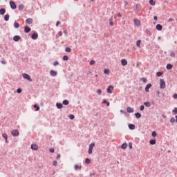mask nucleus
<instances>
[{"label":"nucleus","mask_w":177,"mask_h":177,"mask_svg":"<svg viewBox=\"0 0 177 177\" xmlns=\"http://www.w3.org/2000/svg\"><path fill=\"white\" fill-rule=\"evenodd\" d=\"M160 89H164V88L167 86V85L165 84V80H164L163 79L160 80Z\"/></svg>","instance_id":"obj_1"},{"label":"nucleus","mask_w":177,"mask_h":177,"mask_svg":"<svg viewBox=\"0 0 177 177\" xmlns=\"http://www.w3.org/2000/svg\"><path fill=\"white\" fill-rule=\"evenodd\" d=\"M23 78H24L25 80H28V81H30V82H31V81H32V79H31V76H30L28 74L26 73H24L22 75Z\"/></svg>","instance_id":"obj_2"},{"label":"nucleus","mask_w":177,"mask_h":177,"mask_svg":"<svg viewBox=\"0 0 177 177\" xmlns=\"http://www.w3.org/2000/svg\"><path fill=\"white\" fill-rule=\"evenodd\" d=\"M93 147H95V142H92L90 144L88 147V154H92V151H93Z\"/></svg>","instance_id":"obj_3"},{"label":"nucleus","mask_w":177,"mask_h":177,"mask_svg":"<svg viewBox=\"0 0 177 177\" xmlns=\"http://www.w3.org/2000/svg\"><path fill=\"white\" fill-rule=\"evenodd\" d=\"M113 91H114V86H109L106 88L107 93H113Z\"/></svg>","instance_id":"obj_4"},{"label":"nucleus","mask_w":177,"mask_h":177,"mask_svg":"<svg viewBox=\"0 0 177 177\" xmlns=\"http://www.w3.org/2000/svg\"><path fill=\"white\" fill-rule=\"evenodd\" d=\"M11 133H12V136H19V130H17V129L12 130L11 131Z\"/></svg>","instance_id":"obj_5"},{"label":"nucleus","mask_w":177,"mask_h":177,"mask_svg":"<svg viewBox=\"0 0 177 177\" xmlns=\"http://www.w3.org/2000/svg\"><path fill=\"white\" fill-rule=\"evenodd\" d=\"M10 6L11 9H16V8H17L16 3H15V1H10Z\"/></svg>","instance_id":"obj_6"},{"label":"nucleus","mask_w":177,"mask_h":177,"mask_svg":"<svg viewBox=\"0 0 177 177\" xmlns=\"http://www.w3.org/2000/svg\"><path fill=\"white\" fill-rule=\"evenodd\" d=\"M32 39H37L38 38V33L34 32L31 36Z\"/></svg>","instance_id":"obj_7"},{"label":"nucleus","mask_w":177,"mask_h":177,"mask_svg":"<svg viewBox=\"0 0 177 177\" xmlns=\"http://www.w3.org/2000/svg\"><path fill=\"white\" fill-rule=\"evenodd\" d=\"M31 149H32V150H38V145H37L35 144H32Z\"/></svg>","instance_id":"obj_8"},{"label":"nucleus","mask_w":177,"mask_h":177,"mask_svg":"<svg viewBox=\"0 0 177 177\" xmlns=\"http://www.w3.org/2000/svg\"><path fill=\"white\" fill-rule=\"evenodd\" d=\"M122 66H127L128 64V62L125 59H122L121 60Z\"/></svg>","instance_id":"obj_9"},{"label":"nucleus","mask_w":177,"mask_h":177,"mask_svg":"<svg viewBox=\"0 0 177 177\" xmlns=\"http://www.w3.org/2000/svg\"><path fill=\"white\" fill-rule=\"evenodd\" d=\"M156 28L158 31H161V30H162V26H161V24H157Z\"/></svg>","instance_id":"obj_10"},{"label":"nucleus","mask_w":177,"mask_h":177,"mask_svg":"<svg viewBox=\"0 0 177 177\" xmlns=\"http://www.w3.org/2000/svg\"><path fill=\"white\" fill-rule=\"evenodd\" d=\"M24 31H25V32L28 33V32H30V31H31V28H30L28 26H25Z\"/></svg>","instance_id":"obj_11"},{"label":"nucleus","mask_w":177,"mask_h":177,"mask_svg":"<svg viewBox=\"0 0 177 177\" xmlns=\"http://www.w3.org/2000/svg\"><path fill=\"white\" fill-rule=\"evenodd\" d=\"M50 74L52 77H56V75H57V73L55 71H50Z\"/></svg>","instance_id":"obj_12"},{"label":"nucleus","mask_w":177,"mask_h":177,"mask_svg":"<svg viewBox=\"0 0 177 177\" xmlns=\"http://www.w3.org/2000/svg\"><path fill=\"white\" fill-rule=\"evenodd\" d=\"M134 24L137 26V27L140 26V21L138 19H134Z\"/></svg>","instance_id":"obj_13"},{"label":"nucleus","mask_w":177,"mask_h":177,"mask_svg":"<svg viewBox=\"0 0 177 177\" xmlns=\"http://www.w3.org/2000/svg\"><path fill=\"white\" fill-rule=\"evenodd\" d=\"M150 88H151V84H148L145 87V92H149Z\"/></svg>","instance_id":"obj_14"},{"label":"nucleus","mask_w":177,"mask_h":177,"mask_svg":"<svg viewBox=\"0 0 177 177\" xmlns=\"http://www.w3.org/2000/svg\"><path fill=\"white\" fill-rule=\"evenodd\" d=\"M13 39L15 41V42H17L18 41H20V36L16 35L13 37Z\"/></svg>","instance_id":"obj_15"},{"label":"nucleus","mask_w":177,"mask_h":177,"mask_svg":"<svg viewBox=\"0 0 177 177\" xmlns=\"http://www.w3.org/2000/svg\"><path fill=\"white\" fill-rule=\"evenodd\" d=\"M26 21L27 24H32V19H31V18L27 19Z\"/></svg>","instance_id":"obj_16"},{"label":"nucleus","mask_w":177,"mask_h":177,"mask_svg":"<svg viewBox=\"0 0 177 177\" xmlns=\"http://www.w3.org/2000/svg\"><path fill=\"white\" fill-rule=\"evenodd\" d=\"M3 138H4L5 140H6V143H8V134L6 133H3L2 134Z\"/></svg>","instance_id":"obj_17"},{"label":"nucleus","mask_w":177,"mask_h":177,"mask_svg":"<svg viewBox=\"0 0 177 177\" xmlns=\"http://www.w3.org/2000/svg\"><path fill=\"white\" fill-rule=\"evenodd\" d=\"M127 113H133V108L127 107Z\"/></svg>","instance_id":"obj_18"},{"label":"nucleus","mask_w":177,"mask_h":177,"mask_svg":"<svg viewBox=\"0 0 177 177\" xmlns=\"http://www.w3.org/2000/svg\"><path fill=\"white\" fill-rule=\"evenodd\" d=\"M56 106L57 109H63V104L62 103H57Z\"/></svg>","instance_id":"obj_19"},{"label":"nucleus","mask_w":177,"mask_h":177,"mask_svg":"<svg viewBox=\"0 0 177 177\" xmlns=\"http://www.w3.org/2000/svg\"><path fill=\"white\" fill-rule=\"evenodd\" d=\"M6 12V10H5V8L0 9V15H3Z\"/></svg>","instance_id":"obj_20"},{"label":"nucleus","mask_w":177,"mask_h":177,"mask_svg":"<svg viewBox=\"0 0 177 177\" xmlns=\"http://www.w3.org/2000/svg\"><path fill=\"white\" fill-rule=\"evenodd\" d=\"M81 168H82V167L81 165H75V169L77 171V169H81Z\"/></svg>","instance_id":"obj_21"},{"label":"nucleus","mask_w":177,"mask_h":177,"mask_svg":"<svg viewBox=\"0 0 177 177\" xmlns=\"http://www.w3.org/2000/svg\"><path fill=\"white\" fill-rule=\"evenodd\" d=\"M62 104H64V106H68V100H64L62 102Z\"/></svg>","instance_id":"obj_22"},{"label":"nucleus","mask_w":177,"mask_h":177,"mask_svg":"<svg viewBox=\"0 0 177 177\" xmlns=\"http://www.w3.org/2000/svg\"><path fill=\"white\" fill-rule=\"evenodd\" d=\"M140 44H142V40H138L136 41V46H138V48H140Z\"/></svg>","instance_id":"obj_23"},{"label":"nucleus","mask_w":177,"mask_h":177,"mask_svg":"<svg viewBox=\"0 0 177 177\" xmlns=\"http://www.w3.org/2000/svg\"><path fill=\"white\" fill-rule=\"evenodd\" d=\"M172 67H174V66H173L172 64H168L167 65V70H171Z\"/></svg>","instance_id":"obj_24"},{"label":"nucleus","mask_w":177,"mask_h":177,"mask_svg":"<svg viewBox=\"0 0 177 177\" xmlns=\"http://www.w3.org/2000/svg\"><path fill=\"white\" fill-rule=\"evenodd\" d=\"M19 10H23V9H24V4H21L18 7Z\"/></svg>","instance_id":"obj_25"},{"label":"nucleus","mask_w":177,"mask_h":177,"mask_svg":"<svg viewBox=\"0 0 177 177\" xmlns=\"http://www.w3.org/2000/svg\"><path fill=\"white\" fill-rule=\"evenodd\" d=\"M9 17H10L9 15H6L4 16V20H5L6 21H9Z\"/></svg>","instance_id":"obj_26"},{"label":"nucleus","mask_w":177,"mask_h":177,"mask_svg":"<svg viewBox=\"0 0 177 177\" xmlns=\"http://www.w3.org/2000/svg\"><path fill=\"white\" fill-rule=\"evenodd\" d=\"M110 22H109V25L113 27V26H114V23L113 22V17H111V19H109Z\"/></svg>","instance_id":"obj_27"},{"label":"nucleus","mask_w":177,"mask_h":177,"mask_svg":"<svg viewBox=\"0 0 177 177\" xmlns=\"http://www.w3.org/2000/svg\"><path fill=\"white\" fill-rule=\"evenodd\" d=\"M129 129H135V125L132 124H129Z\"/></svg>","instance_id":"obj_28"},{"label":"nucleus","mask_w":177,"mask_h":177,"mask_svg":"<svg viewBox=\"0 0 177 177\" xmlns=\"http://www.w3.org/2000/svg\"><path fill=\"white\" fill-rule=\"evenodd\" d=\"M135 115L137 118H140V117H142V114H140V113H136Z\"/></svg>","instance_id":"obj_29"},{"label":"nucleus","mask_w":177,"mask_h":177,"mask_svg":"<svg viewBox=\"0 0 177 177\" xmlns=\"http://www.w3.org/2000/svg\"><path fill=\"white\" fill-rule=\"evenodd\" d=\"M144 105L146 106L147 107H150V106H151V104L147 102H144Z\"/></svg>","instance_id":"obj_30"},{"label":"nucleus","mask_w":177,"mask_h":177,"mask_svg":"<svg viewBox=\"0 0 177 177\" xmlns=\"http://www.w3.org/2000/svg\"><path fill=\"white\" fill-rule=\"evenodd\" d=\"M126 147H128V144L124 143L121 146V149H125Z\"/></svg>","instance_id":"obj_31"},{"label":"nucleus","mask_w":177,"mask_h":177,"mask_svg":"<svg viewBox=\"0 0 177 177\" xmlns=\"http://www.w3.org/2000/svg\"><path fill=\"white\" fill-rule=\"evenodd\" d=\"M164 74L163 72H158L156 73L157 77H161Z\"/></svg>","instance_id":"obj_32"},{"label":"nucleus","mask_w":177,"mask_h":177,"mask_svg":"<svg viewBox=\"0 0 177 177\" xmlns=\"http://www.w3.org/2000/svg\"><path fill=\"white\" fill-rule=\"evenodd\" d=\"M149 4L151 5L152 6H154V5H156V2H154V0H150Z\"/></svg>","instance_id":"obj_33"},{"label":"nucleus","mask_w":177,"mask_h":177,"mask_svg":"<svg viewBox=\"0 0 177 177\" xmlns=\"http://www.w3.org/2000/svg\"><path fill=\"white\" fill-rule=\"evenodd\" d=\"M103 103H104V104H106V106H107V107H109V106H110V102H107L106 100H104L103 101Z\"/></svg>","instance_id":"obj_34"},{"label":"nucleus","mask_w":177,"mask_h":177,"mask_svg":"<svg viewBox=\"0 0 177 177\" xmlns=\"http://www.w3.org/2000/svg\"><path fill=\"white\" fill-rule=\"evenodd\" d=\"M19 23H17V22H15V24H14V27H15V28H19Z\"/></svg>","instance_id":"obj_35"},{"label":"nucleus","mask_w":177,"mask_h":177,"mask_svg":"<svg viewBox=\"0 0 177 177\" xmlns=\"http://www.w3.org/2000/svg\"><path fill=\"white\" fill-rule=\"evenodd\" d=\"M150 145H156V140H151L149 141Z\"/></svg>","instance_id":"obj_36"},{"label":"nucleus","mask_w":177,"mask_h":177,"mask_svg":"<svg viewBox=\"0 0 177 177\" xmlns=\"http://www.w3.org/2000/svg\"><path fill=\"white\" fill-rule=\"evenodd\" d=\"M34 107H35V109H36L35 111H39V106H38V105L35 104V105H34Z\"/></svg>","instance_id":"obj_37"},{"label":"nucleus","mask_w":177,"mask_h":177,"mask_svg":"<svg viewBox=\"0 0 177 177\" xmlns=\"http://www.w3.org/2000/svg\"><path fill=\"white\" fill-rule=\"evenodd\" d=\"M153 138H156L157 136V133L156 131H153L151 133Z\"/></svg>","instance_id":"obj_38"},{"label":"nucleus","mask_w":177,"mask_h":177,"mask_svg":"<svg viewBox=\"0 0 177 177\" xmlns=\"http://www.w3.org/2000/svg\"><path fill=\"white\" fill-rule=\"evenodd\" d=\"M66 52H68V53H70V52H71V48H70V47L66 48Z\"/></svg>","instance_id":"obj_39"},{"label":"nucleus","mask_w":177,"mask_h":177,"mask_svg":"<svg viewBox=\"0 0 177 177\" xmlns=\"http://www.w3.org/2000/svg\"><path fill=\"white\" fill-rule=\"evenodd\" d=\"M86 164H89L91 162V159L86 158L85 160Z\"/></svg>","instance_id":"obj_40"},{"label":"nucleus","mask_w":177,"mask_h":177,"mask_svg":"<svg viewBox=\"0 0 177 177\" xmlns=\"http://www.w3.org/2000/svg\"><path fill=\"white\" fill-rule=\"evenodd\" d=\"M141 81L146 83V82H147V79H146V77H142V78H141Z\"/></svg>","instance_id":"obj_41"},{"label":"nucleus","mask_w":177,"mask_h":177,"mask_svg":"<svg viewBox=\"0 0 177 177\" xmlns=\"http://www.w3.org/2000/svg\"><path fill=\"white\" fill-rule=\"evenodd\" d=\"M104 74H109L110 73V71L109 69H105L104 71Z\"/></svg>","instance_id":"obj_42"},{"label":"nucleus","mask_w":177,"mask_h":177,"mask_svg":"<svg viewBox=\"0 0 177 177\" xmlns=\"http://www.w3.org/2000/svg\"><path fill=\"white\" fill-rule=\"evenodd\" d=\"M63 60H68V56L64 55V56L63 57Z\"/></svg>","instance_id":"obj_43"},{"label":"nucleus","mask_w":177,"mask_h":177,"mask_svg":"<svg viewBox=\"0 0 177 177\" xmlns=\"http://www.w3.org/2000/svg\"><path fill=\"white\" fill-rule=\"evenodd\" d=\"M170 122H171V124H174V122H175V118H171L170 120Z\"/></svg>","instance_id":"obj_44"},{"label":"nucleus","mask_w":177,"mask_h":177,"mask_svg":"<svg viewBox=\"0 0 177 177\" xmlns=\"http://www.w3.org/2000/svg\"><path fill=\"white\" fill-rule=\"evenodd\" d=\"M95 60H91V61L90 62L91 66H93V64H95Z\"/></svg>","instance_id":"obj_45"},{"label":"nucleus","mask_w":177,"mask_h":177,"mask_svg":"<svg viewBox=\"0 0 177 177\" xmlns=\"http://www.w3.org/2000/svg\"><path fill=\"white\" fill-rule=\"evenodd\" d=\"M69 118H70V120H74V118H75L74 115H70Z\"/></svg>","instance_id":"obj_46"},{"label":"nucleus","mask_w":177,"mask_h":177,"mask_svg":"<svg viewBox=\"0 0 177 177\" xmlns=\"http://www.w3.org/2000/svg\"><path fill=\"white\" fill-rule=\"evenodd\" d=\"M140 110L141 111H143L145 110V106L142 105V106H140Z\"/></svg>","instance_id":"obj_47"},{"label":"nucleus","mask_w":177,"mask_h":177,"mask_svg":"<svg viewBox=\"0 0 177 177\" xmlns=\"http://www.w3.org/2000/svg\"><path fill=\"white\" fill-rule=\"evenodd\" d=\"M1 64H6V61H5V59H2V60L1 61Z\"/></svg>","instance_id":"obj_48"},{"label":"nucleus","mask_w":177,"mask_h":177,"mask_svg":"<svg viewBox=\"0 0 177 177\" xmlns=\"http://www.w3.org/2000/svg\"><path fill=\"white\" fill-rule=\"evenodd\" d=\"M170 56H171V57H175V53L174 52H171Z\"/></svg>","instance_id":"obj_49"},{"label":"nucleus","mask_w":177,"mask_h":177,"mask_svg":"<svg viewBox=\"0 0 177 177\" xmlns=\"http://www.w3.org/2000/svg\"><path fill=\"white\" fill-rule=\"evenodd\" d=\"M97 93H98V95H102V89H98Z\"/></svg>","instance_id":"obj_50"},{"label":"nucleus","mask_w":177,"mask_h":177,"mask_svg":"<svg viewBox=\"0 0 177 177\" xmlns=\"http://www.w3.org/2000/svg\"><path fill=\"white\" fill-rule=\"evenodd\" d=\"M173 113H174V114H177V108H175V109L173 110Z\"/></svg>","instance_id":"obj_51"},{"label":"nucleus","mask_w":177,"mask_h":177,"mask_svg":"<svg viewBox=\"0 0 177 177\" xmlns=\"http://www.w3.org/2000/svg\"><path fill=\"white\" fill-rule=\"evenodd\" d=\"M50 152L55 153V149H53V148L50 149Z\"/></svg>","instance_id":"obj_52"},{"label":"nucleus","mask_w":177,"mask_h":177,"mask_svg":"<svg viewBox=\"0 0 177 177\" xmlns=\"http://www.w3.org/2000/svg\"><path fill=\"white\" fill-rule=\"evenodd\" d=\"M58 35L62 37V35H63V32L62 31L58 32Z\"/></svg>","instance_id":"obj_53"},{"label":"nucleus","mask_w":177,"mask_h":177,"mask_svg":"<svg viewBox=\"0 0 177 177\" xmlns=\"http://www.w3.org/2000/svg\"><path fill=\"white\" fill-rule=\"evenodd\" d=\"M54 66H59V62H57V61L55 62Z\"/></svg>","instance_id":"obj_54"},{"label":"nucleus","mask_w":177,"mask_h":177,"mask_svg":"<svg viewBox=\"0 0 177 177\" xmlns=\"http://www.w3.org/2000/svg\"><path fill=\"white\" fill-rule=\"evenodd\" d=\"M17 93H21V88H18V89L17 90Z\"/></svg>","instance_id":"obj_55"},{"label":"nucleus","mask_w":177,"mask_h":177,"mask_svg":"<svg viewBox=\"0 0 177 177\" xmlns=\"http://www.w3.org/2000/svg\"><path fill=\"white\" fill-rule=\"evenodd\" d=\"M53 165H54L55 167H56V165H57V161H54V162H53Z\"/></svg>","instance_id":"obj_56"},{"label":"nucleus","mask_w":177,"mask_h":177,"mask_svg":"<svg viewBox=\"0 0 177 177\" xmlns=\"http://www.w3.org/2000/svg\"><path fill=\"white\" fill-rule=\"evenodd\" d=\"M129 149H132V143L130 142L129 144Z\"/></svg>","instance_id":"obj_57"},{"label":"nucleus","mask_w":177,"mask_h":177,"mask_svg":"<svg viewBox=\"0 0 177 177\" xmlns=\"http://www.w3.org/2000/svg\"><path fill=\"white\" fill-rule=\"evenodd\" d=\"M59 24H60V21H57V23H56V26L58 27V26H59Z\"/></svg>","instance_id":"obj_58"},{"label":"nucleus","mask_w":177,"mask_h":177,"mask_svg":"<svg viewBox=\"0 0 177 177\" xmlns=\"http://www.w3.org/2000/svg\"><path fill=\"white\" fill-rule=\"evenodd\" d=\"M158 19V18L157 17V16H154V17H153V19L156 20V21H157Z\"/></svg>","instance_id":"obj_59"},{"label":"nucleus","mask_w":177,"mask_h":177,"mask_svg":"<svg viewBox=\"0 0 177 177\" xmlns=\"http://www.w3.org/2000/svg\"><path fill=\"white\" fill-rule=\"evenodd\" d=\"M173 97H174V99H176V98H177V94H174V95H173Z\"/></svg>","instance_id":"obj_60"},{"label":"nucleus","mask_w":177,"mask_h":177,"mask_svg":"<svg viewBox=\"0 0 177 177\" xmlns=\"http://www.w3.org/2000/svg\"><path fill=\"white\" fill-rule=\"evenodd\" d=\"M57 160H59L60 158V154H58L56 157Z\"/></svg>","instance_id":"obj_61"},{"label":"nucleus","mask_w":177,"mask_h":177,"mask_svg":"<svg viewBox=\"0 0 177 177\" xmlns=\"http://www.w3.org/2000/svg\"><path fill=\"white\" fill-rule=\"evenodd\" d=\"M64 34H67V30H64Z\"/></svg>","instance_id":"obj_62"},{"label":"nucleus","mask_w":177,"mask_h":177,"mask_svg":"<svg viewBox=\"0 0 177 177\" xmlns=\"http://www.w3.org/2000/svg\"><path fill=\"white\" fill-rule=\"evenodd\" d=\"M118 17H121V14L120 13L118 14Z\"/></svg>","instance_id":"obj_63"},{"label":"nucleus","mask_w":177,"mask_h":177,"mask_svg":"<svg viewBox=\"0 0 177 177\" xmlns=\"http://www.w3.org/2000/svg\"><path fill=\"white\" fill-rule=\"evenodd\" d=\"M162 118H167V115H162Z\"/></svg>","instance_id":"obj_64"}]
</instances>
